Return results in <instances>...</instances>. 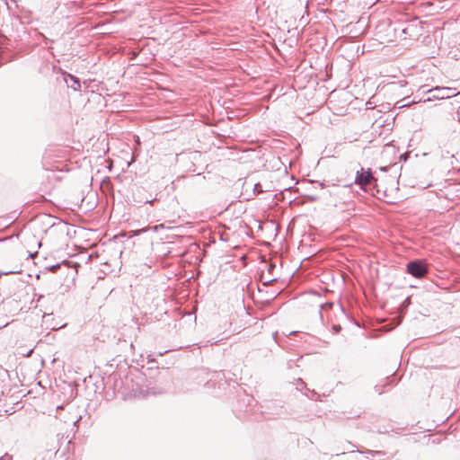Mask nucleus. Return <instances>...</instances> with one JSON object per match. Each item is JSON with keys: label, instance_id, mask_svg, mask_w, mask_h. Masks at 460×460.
<instances>
[{"label": "nucleus", "instance_id": "obj_2", "mask_svg": "<svg viewBox=\"0 0 460 460\" xmlns=\"http://www.w3.org/2000/svg\"><path fill=\"white\" fill-rule=\"evenodd\" d=\"M407 271L415 278H423L428 273L427 265L420 260H414L407 264Z\"/></svg>", "mask_w": 460, "mask_h": 460}, {"label": "nucleus", "instance_id": "obj_3", "mask_svg": "<svg viewBox=\"0 0 460 460\" xmlns=\"http://www.w3.org/2000/svg\"><path fill=\"white\" fill-rule=\"evenodd\" d=\"M374 180L375 178L372 175L370 169L365 171L363 168H361L360 171L357 172L355 182L356 184L364 187L370 185Z\"/></svg>", "mask_w": 460, "mask_h": 460}, {"label": "nucleus", "instance_id": "obj_4", "mask_svg": "<svg viewBox=\"0 0 460 460\" xmlns=\"http://www.w3.org/2000/svg\"><path fill=\"white\" fill-rule=\"evenodd\" d=\"M65 81L67 86L71 87L75 91L80 90L81 84L80 80L73 75L65 74Z\"/></svg>", "mask_w": 460, "mask_h": 460}, {"label": "nucleus", "instance_id": "obj_8", "mask_svg": "<svg viewBox=\"0 0 460 460\" xmlns=\"http://www.w3.org/2000/svg\"><path fill=\"white\" fill-rule=\"evenodd\" d=\"M59 267H60V266H59V264L53 265V266L50 268V270H51V271H56Z\"/></svg>", "mask_w": 460, "mask_h": 460}, {"label": "nucleus", "instance_id": "obj_9", "mask_svg": "<svg viewBox=\"0 0 460 460\" xmlns=\"http://www.w3.org/2000/svg\"><path fill=\"white\" fill-rule=\"evenodd\" d=\"M457 116H458V120L460 121V107L457 110Z\"/></svg>", "mask_w": 460, "mask_h": 460}, {"label": "nucleus", "instance_id": "obj_10", "mask_svg": "<svg viewBox=\"0 0 460 460\" xmlns=\"http://www.w3.org/2000/svg\"><path fill=\"white\" fill-rule=\"evenodd\" d=\"M319 185L321 186V188L324 187V183L323 182H320Z\"/></svg>", "mask_w": 460, "mask_h": 460}, {"label": "nucleus", "instance_id": "obj_5", "mask_svg": "<svg viewBox=\"0 0 460 460\" xmlns=\"http://www.w3.org/2000/svg\"><path fill=\"white\" fill-rule=\"evenodd\" d=\"M253 190H254L255 192H257V193L261 192V191H262V190H261V184H260V183H256V184L254 185Z\"/></svg>", "mask_w": 460, "mask_h": 460}, {"label": "nucleus", "instance_id": "obj_1", "mask_svg": "<svg viewBox=\"0 0 460 460\" xmlns=\"http://www.w3.org/2000/svg\"><path fill=\"white\" fill-rule=\"evenodd\" d=\"M426 93L429 94V96L425 100L428 102L432 100H443L460 95V92H456V89L453 87L437 86L428 90Z\"/></svg>", "mask_w": 460, "mask_h": 460}, {"label": "nucleus", "instance_id": "obj_11", "mask_svg": "<svg viewBox=\"0 0 460 460\" xmlns=\"http://www.w3.org/2000/svg\"><path fill=\"white\" fill-rule=\"evenodd\" d=\"M36 254H37V252H35L34 254L30 253V257H31V258H32V257H34V255H36Z\"/></svg>", "mask_w": 460, "mask_h": 460}, {"label": "nucleus", "instance_id": "obj_6", "mask_svg": "<svg viewBox=\"0 0 460 460\" xmlns=\"http://www.w3.org/2000/svg\"><path fill=\"white\" fill-rule=\"evenodd\" d=\"M0 460H12V456L8 454H5L0 458Z\"/></svg>", "mask_w": 460, "mask_h": 460}, {"label": "nucleus", "instance_id": "obj_7", "mask_svg": "<svg viewBox=\"0 0 460 460\" xmlns=\"http://www.w3.org/2000/svg\"><path fill=\"white\" fill-rule=\"evenodd\" d=\"M332 329L336 333H338L341 331V327L340 325H333Z\"/></svg>", "mask_w": 460, "mask_h": 460}]
</instances>
